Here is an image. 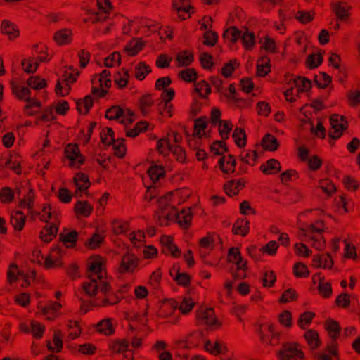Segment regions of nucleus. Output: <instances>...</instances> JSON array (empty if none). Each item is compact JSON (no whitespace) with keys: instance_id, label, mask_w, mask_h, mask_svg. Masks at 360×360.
Returning a JSON list of instances; mask_svg holds the SVG:
<instances>
[{"instance_id":"obj_47","label":"nucleus","mask_w":360,"mask_h":360,"mask_svg":"<svg viewBox=\"0 0 360 360\" xmlns=\"http://www.w3.org/2000/svg\"><path fill=\"white\" fill-rule=\"evenodd\" d=\"M129 75L127 70L122 69V72H118L114 77L115 83L119 88L122 89L127 86Z\"/></svg>"},{"instance_id":"obj_2","label":"nucleus","mask_w":360,"mask_h":360,"mask_svg":"<svg viewBox=\"0 0 360 360\" xmlns=\"http://www.w3.org/2000/svg\"><path fill=\"white\" fill-rule=\"evenodd\" d=\"M326 226L323 220H316L311 224H307L300 228V231L305 236L306 241L318 250H323L326 248V240L323 233Z\"/></svg>"},{"instance_id":"obj_37","label":"nucleus","mask_w":360,"mask_h":360,"mask_svg":"<svg viewBox=\"0 0 360 360\" xmlns=\"http://www.w3.org/2000/svg\"><path fill=\"white\" fill-rule=\"evenodd\" d=\"M151 72L150 67L145 62H139L134 68V75L139 80H143Z\"/></svg>"},{"instance_id":"obj_10","label":"nucleus","mask_w":360,"mask_h":360,"mask_svg":"<svg viewBox=\"0 0 360 360\" xmlns=\"http://www.w3.org/2000/svg\"><path fill=\"white\" fill-rule=\"evenodd\" d=\"M139 265V259L134 254H125L123 255L118 271L120 274L133 273Z\"/></svg>"},{"instance_id":"obj_24","label":"nucleus","mask_w":360,"mask_h":360,"mask_svg":"<svg viewBox=\"0 0 360 360\" xmlns=\"http://www.w3.org/2000/svg\"><path fill=\"white\" fill-rule=\"evenodd\" d=\"M112 319H104L96 325V331L105 335H111L115 333Z\"/></svg>"},{"instance_id":"obj_53","label":"nucleus","mask_w":360,"mask_h":360,"mask_svg":"<svg viewBox=\"0 0 360 360\" xmlns=\"http://www.w3.org/2000/svg\"><path fill=\"white\" fill-rule=\"evenodd\" d=\"M224 39L231 43H235L240 37V31L235 27H230L223 34Z\"/></svg>"},{"instance_id":"obj_8","label":"nucleus","mask_w":360,"mask_h":360,"mask_svg":"<svg viewBox=\"0 0 360 360\" xmlns=\"http://www.w3.org/2000/svg\"><path fill=\"white\" fill-rule=\"evenodd\" d=\"M65 157L68 159V165L73 168H79L84 163V157L80 153L76 144H68L65 148Z\"/></svg>"},{"instance_id":"obj_14","label":"nucleus","mask_w":360,"mask_h":360,"mask_svg":"<svg viewBox=\"0 0 360 360\" xmlns=\"http://www.w3.org/2000/svg\"><path fill=\"white\" fill-rule=\"evenodd\" d=\"M160 242L162 245V252L167 255H171L174 257H179L181 255V251L173 243L170 236H164L161 238Z\"/></svg>"},{"instance_id":"obj_1","label":"nucleus","mask_w":360,"mask_h":360,"mask_svg":"<svg viewBox=\"0 0 360 360\" xmlns=\"http://www.w3.org/2000/svg\"><path fill=\"white\" fill-rule=\"evenodd\" d=\"M82 289L89 296H96L94 305L108 307L117 304L121 298L112 290L107 277L102 257L91 259L88 264V279L82 284Z\"/></svg>"},{"instance_id":"obj_15","label":"nucleus","mask_w":360,"mask_h":360,"mask_svg":"<svg viewBox=\"0 0 360 360\" xmlns=\"http://www.w3.org/2000/svg\"><path fill=\"white\" fill-rule=\"evenodd\" d=\"M245 185V181L243 179L237 180H231L227 181L224 186V190L226 195L232 196L237 195Z\"/></svg>"},{"instance_id":"obj_62","label":"nucleus","mask_w":360,"mask_h":360,"mask_svg":"<svg viewBox=\"0 0 360 360\" xmlns=\"http://www.w3.org/2000/svg\"><path fill=\"white\" fill-rule=\"evenodd\" d=\"M293 272L296 277L306 278L309 275L308 267L302 262L295 264L293 266Z\"/></svg>"},{"instance_id":"obj_35","label":"nucleus","mask_w":360,"mask_h":360,"mask_svg":"<svg viewBox=\"0 0 360 360\" xmlns=\"http://www.w3.org/2000/svg\"><path fill=\"white\" fill-rule=\"evenodd\" d=\"M193 59V54L188 51H181L176 54V57L179 67L188 66Z\"/></svg>"},{"instance_id":"obj_29","label":"nucleus","mask_w":360,"mask_h":360,"mask_svg":"<svg viewBox=\"0 0 360 360\" xmlns=\"http://www.w3.org/2000/svg\"><path fill=\"white\" fill-rule=\"evenodd\" d=\"M72 31L69 29H62L56 32L54 40L58 45H64L71 42Z\"/></svg>"},{"instance_id":"obj_16","label":"nucleus","mask_w":360,"mask_h":360,"mask_svg":"<svg viewBox=\"0 0 360 360\" xmlns=\"http://www.w3.org/2000/svg\"><path fill=\"white\" fill-rule=\"evenodd\" d=\"M192 218L191 210L190 207H188L183 209L181 212L176 211L174 221H176L181 228L187 229L191 224Z\"/></svg>"},{"instance_id":"obj_33","label":"nucleus","mask_w":360,"mask_h":360,"mask_svg":"<svg viewBox=\"0 0 360 360\" xmlns=\"http://www.w3.org/2000/svg\"><path fill=\"white\" fill-rule=\"evenodd\" d=\"M269 63L270 59L268 57L260 58L257 64V75L260 77L266 76L271 70Z\"/></svg>"},{"instance_id":"obj_58","label":"nucleus","mask_w":360,"mask_h":360,"mask_svg":"<svg viewBox=\"0 0 360 360\" xmlns=\"http://www.w3.org/2000/svg\"><path fill=\"white\" fill-rule=\"evenodd\" d=\"M234 264L236 265L237 274L233 273V276L237 279L244 278L248 268L247 261L240 257V259H238Z\"/></svg>"},{"instance_id":"obj_23","label":"nucleus","mask_w":360,"mask_h":360,"mask_svg":"<svg viewBox=\"0 0 360 360\" xmlns=\"http://www.w3.org/2000/svg\"><path fill=\"white\" fill-rule=\"evenodd\" d=\"M143 46L144 42L141 39H134L127 43L124 51L129 56H134L143 49Z\"/></svg>"},{"instance_id":"obj_25","label":"nucleus","mask_w":360,"mask_h":360,"mask_svg":"<svg viewBox=\"0 0 360 360\" xmlns=\"http://www.w3.org/2000/svg\"><path fill=\"white\" fill-rule=\"evenodd\" d=\"M204 347L206 351L214 355L222 353L224 351L226 350L225 345L221 341L218 340H216L214 341H205L204 344Z\"/></svg>"},{"instance_id":"obj_3","label":"nucleus","mask_w":360,"mask_h":360,"mask_svg":"<svg viewBox=\"0 0 360 360\" xmlns=\"http://www.w3.org/2000/svg\"><path fill=\"white\" fill-rule=\"evenodd\" d=\"M176 215V209L171 203L168 197H162L158 200V208L155 212V219L157 223L161 226H168L172 222H174Z\"/></svg>"},{"instance_id":"obj_50","label":"nucleus","mask_w":360,"mask_h":360,"mask_svg":"<svg viewBox=\"0 0 360 360\" xmlns=\"http://www.w3.org/2000/svg\"><path fill=\"white\" fill-rule=\"evenodd\" d=\"M257 158L255 150H243L240 155V160L248 165H254Z\"/></svg>"},{"instance_id":"obj_63","label":"nucleus","mask_w":360,"mask_h":360,"mask_svg":"<svg viewBox=\"0 0 360 360\" xmlns=\"http://www.w3.org/2000/svg\"><path fill=\"white\" fill-rule=\"evenodd\" d=\"M195 305V302L189 297H184L179 306V309L183 314H186L191 311Z\"/></svg>"},{"instance_id":"obj_57","label":"nucleus","mask_w":360,"mask_h":360,"mask_svg":"<svg viewBox=\"0 0 360 360\" xmlns=\"http://www.w3.org/2000/svg\"><path fill=\"white\" fill-rule=\"evenodd\" d=\"M195 90L202 98H206L211 92L209 84L204 80L195 83Z\"/></svg>"},{"instance_id":"obj_26","label":"nucleus","mask_w":360,"mask_h":360,"mask_svg":"<svg viewBox=\"0 0 360 360\" xmlns=\"http://www.w3.org/2000/svg\"><path fill=\"white\" fill-rule=\"evenodd\" d=\"M58 227L54 223L47 224L40 232V238L45 243L52 240L56 236Z\"/></svg>"},{"instance_id":"obj_11","label":"nucleus","mask_w":360,"mask_h":360,"mask_svg":"<svg viewBox=\"0 0 360 360\" xmlns=\"http://www.w3.org/2000/svg\"><path fill=\"white\" fill-rule=\"evenodd\" d=\"M70 70H71L72 72L65 71V72L63 73L64 80L68 82L64 89V92L63 91V87L61 86L60 81H58L56 86V93L61 96H64L68 94L70 90V86L69 84L74 83L77 80V77L79 75V71L75 70L72 68H70Z\"/></svg>"},{"instance_id":"obj_9","label":"nucleus","mask_w":360,"mask_h":360,"mask_svg":"<svg viewBox=\"0 0 360 360\" xmlns=\"http://www.w3.org/2000/svg\"><path fill=\"white\" fill-rule=\"evenodd\" d=\"M330 122L331 129L329 136L333 139H338L342 135V131L347 128V122L345 120L343 116L334 114L330 116Z\"/></svg>"},{"instance_id":"obj_45","label":"nucleus","mask_w":360,"mask_h":360,"mask_svg":"<svg viewBox=\"0 0 360 360\" xmlns=\"http://www.w3.org/2000/svg\"><path fill=\"white\" fill-rule=\"evenodd\" d=\"M236 144L239 148H243L246 145V134L243 129L236 128L232 135Z\"/></svg>"},{"instance_id":"obj_54","label":"nucleus","mask_w":360,"mask_h":360,"mask_svg":"<svg viewBox=\"0 0 360 360\" xmlns=\"http://www.w3.org/2000/svg\"><path fill=\"white\" fill-rule=\"evenodd\" d=\"M241 39L246 50H251L255 46V34L253 32L246 30L243 34Z\"/></svg>"},{"instance_id":"obj_46","label":"nucleus","mask_w":360,"mask_h":360,"mask_svg":"<svg viewBox=\"0 0 360 360\" xmlns=\"http://www.w3.org/2000/svg\"><path fill=\"white\" fill-rule=\"evenodd\" d=\"M63 333L60 330H55L54 336L53 339V342L54 344V347L51 346L50 342H48L47 347L49 350L52 352H58L63 347Z\"/></svg>"},{"instance_id":"obj_48","label":"nucleus","mask_w":360,"mask_h":360,"mask_svg":"<svg viewBox=\"0 0 360 360\" xmlns=\"http://www.w3.org/2000/svg\"><path fill=\"white\" fill-rule=\"evenodd\" d=\"M60 240L66 245L67 248H72L75 245L77 239V232L72 231L66 234L61 233L60 235Z\"/></svg>"},{"instance_id":"obj_59","label":"nucleus","mask_w":360,"mask_h":360,"mask_svg":"<svg viewBox=\"0 0 360 360\" xmlns=\"http://www.w3.org/2000/svg\"><path fill=\"white\" fill-rule=\"evenodd\" d=\"M111 144L113 146L115 155L120 158H123L126 152V147L124 144V139H114V141H112Z\"/></svg>"},{"instance_id":"obj_61","label":"nucleus","mask_w":360,"mask_h":360,"mask_svg":"<svg viewBox=\"0 0 360 360\" xmlns=\"http://www.w3.org/2000/svg\"><path fill=\"white\" fill-rule=\"evenodd\" d=\"M315 314L311 311H306L302 314L297 321V325L302 329H304L306 326H309L314 317Z\"/></svg>"},{"instance_id":"obj_4","label":"nucleus","mask_w":360,"mask_h":360,"mask_svg":"<svg viewBox=\"0 0 360 360\" xmlns=\"http://www.w3.org/2000/svg\"><path fill=\"white\" fill-rule=\"evenodd\" d=\"M97 11H89L88 17L84 19L86 22L93 24L103 22L110 18L113 7L110 0H97Z\"/></svg>"},{"instance_id":"obj_12","label":"nucleus","mask_w":360,"mask_h":360,"mask_svg":"<svg viewBox=\"0 0 360 360\" xmlns=\"http://www.w3.org/2000/svg\"><path fill=\"white\" fill-rule=\"evenodd\" d=\"M73 180L76 187L74 195L77 198L81 197L91 185L89 176L84 173H78L75 176Z\"/></svg>"},{"instance_id":"obj_13","label":"nucleus","mask_w":360,"mask_h":360,"mask_svg":"<svg viewBox=\"0 0 360 360\" xmlns=\"http://www.w3.org/2000/svg\"><path fill=\"white\" fill-rule=\"evenodd\" d=\"M44 265L46 269H53L60 266L61 250L60 248H52L49 255L45 258Z\"/></svg>"},{"instance_id":"obj_43","label":"nucleus","mask_w":360,"mask_h":360,"mask_svg":"<svg viewBox=\"0 0 360 360\" xmlns=\"http://www.w3.org/2000/svg\"><path fill=\"white\" fill-rule=\"evenodd\" d=\"M148 176L153 183L157 182L165 175V169L162 166L153 165L148 170Z\"/></svg>"},{"instance_id":"obj_30","label":"nucleus","mask_w":360,"mask_h":360,"mask_svg":"<svg viewBox=\"0 0 360 360\" xmlns=\"http://www.w3.org/2000/svg\"><path fill=\"white\" fill-rule=\"evenodd\" d=\"M93 211V207L87 201H78L75 205L77 215L88 217Z\"/></svg>"},{"instance_id":"obj_21","label":"nucleus","mask_w":360,"mask_h":360,"mask_svg":"<svg viewBox=\"0 0 360 360\" xmlns=\"http://www.w3.org/2000/svg\"><path fill=\"white\" fill-rule=\"evenodd\" d=\"M281 169V163L276 159H270L260 166V170L264 174H276Z\"/></svg>"},{"instance_id":"obj_42","label":"nucleus","mask_w":360,"mask_h":360,"mask_svg":"<svg viewBox=\"0 0 360 360\" xmlns=\"http://www.w3.org/2000/svg\"><path fill=\"white\" fill-rule=\"evenodd\" d=\"M27 84L34 90H39L46 86V82L39 76H31L27 79Z\"/></svg>"},{"instance_id":"obj_5","label":"nucleus","mask_w":360,"mask_h":360,"mask_svg":"<svg viewBox=\"0 0 360 360\" xmlns=\"http://www.w3.org/2000/svg\"><path fill=\"white\" fill-rule=\"evenodd\" d=\"M324 327L329 337L330 342L327 345L326 350L334 356L338 355L337 339L340 335L341 328L338 321L333 319H327L324 323Z\"/></svg>"},{"instance_id":"obj_40","label":"nucleus","mask_w":360,"mask_h":360,"mask_svg":"<svg viewBox=\"0 0 360 360\" xmlns=\"http://www.w3.org/2000/svg\"><path fill=\"white\" fill-rule=\"evenodd\" d=\"M34 193L33 190L30 188L26 192L23 198L20 199L19 202V207L21 208H27L32 210L34 206Z\"/></svg>"},{"instance_id":"obj_51","label":"nucleus","mask_w":360,"mask_h":360,"mask_svg":"<svg viewBox=\"0 0 360 360\" xmlns=\"http://www.w3.org/2000/svg\"><path fill=\"white\" fill-rule=\"evenodd\" d=\"M31 333L35 339H41L45 331V326L37 321L30 322Z\"/></svg>"},{"instance_id":"obj_6","label":"nucleus","mask_w":360,"mask_h":360,"mask_svg":"<svg viewBox=\"0 0 360 360\" xmlns=\"http://www.w3.org/2000/svg\"><path fill=\"white\" fill-rule=\"evenodd\" d=\"M304 357V354L300 345L295 342L285 344L278 354L280 360H297Z\"/></svg>"},{"instance_id":"obj_60","label":"nucleus","mask_w":360,"mask_h":360,"mask_svg":"<svg viewBox=\"0 0 360 360\" xmlns=\"http://www.w3.org/2000/svg\"><path fill=\"white\" fill-rule=\"evenodd\" d=\"M179 77L186 82H191L197 79V72L193 68H186L179 73Z\"/></svg>"},{"instance_id":"obj_19","label":"nucleus","mask_w":360,"mask_h":360,"mask_svg":"<svg viewBox=\"0 0 360 360\" xmlns=\"http://www.w3.org/2000/svg\"><path fill=\"white\" fill-rule=\"evenodd\" d=\"M267 330L268 334L264 335L262 333H261L260 338L262 342L272 346L278 345L279 344L280 334L274 331V327L271 324L267 326Z\"/></svg>"},{"instance_id":"obj_44","label":"nucleus","mask_w":360,"mask_h":360,"mask_svg":"<svg viewBox=\"0 0 360 360\" xmlns=\"http://www.w3.org/2000/svg\"><path fill=\"white\" fill-rule=\"evenodd\" d=\"M22 66L24 71L27 73H34L37 70L39 63L34 57L24 59L22 61Z\"/></svg>"},{"instance_id":"obj_22","label":"nucleus","mask_w":360,"mask_h":360,"mask_svg":"<svg viewBox=\"0 0 360 360\" xmlns=\"http://www.w3.org/2000/svg\"><path fill=\"white\" fill-rule=\"evenodd\" d=\"M304 337L311 349H316L321 346V342L317 331L312 329L308 330L304 333Z\"/></svg>"},{"instance_id":"obj_52","label":"nucleus","mask_w":360,"mask_h":360,"mask_svg":"<svg viewBox=\"0 0 360 360\" xmlns=\"http://www.w3.org/2000/svg\"><path fill=\"white\" fill-rule=\"evenodd\" d=\"M21 274L18 269V266L15 264H12L9 266L7 271V279L10 284L15 283L19 277H22Z\"/></svg>"},{"instance_id":"obj_31","label":"nucleus","mask_w":360,"mask_h":360,"mask_svg":"<svg viewBox=\"0 0 360 360\" xmlns=\"http://www.w3.org/2000/svg\"><path fill=\"white\" fill-rule=\"evenodd\" d=\"M1 31L2 34H6L10 39L16 38L19 33L15 26L11 22L4 20L1 25Z\"/></svg>"},{"instance_id":"obj_64","label":"nucleus","mask_w":360,"mask_h":360,"mask_svg":"<svg viewBox=\"0 0 360 360\" xmlns=\"http://www.w3.org/2000/svg\"><path fill=\"white\" fill-rule=\"evenodd\" d=\"M318 288L319 294L323 297L328 298L331 296L333 292L331 284L330 283L326 281L325 279L320 281Z\"/></svg>"},{"instance_id":"obj_18","label":"nucleus","mask_w":360,"mask_h":360,"mask_svg":"<svg viewBox=\"0 0 360 360\" xmlns=\"http://www.w3.org/2000/svg\"><path fill=\"white\" fill-rule=\"evenodd\" d=\"M97 82L99 83L101 89L94 86L92 88L91 92L95 96L103 97L107 93V91L103 89V87L109 88L111 86V79L110 78H101V77L96 75L94 77V78H93L92 83L95 84Z\"/></svg>"},{"instance_id":"obj_56","label":"nucleus","mask_w":360,"mask_h":360,"mask_svg":"<svg viewBox=\"0 0 360 360\" xmlns=\"http://www.w3.org/2000/svg\"><path fill=\"white\" fill-rule=\"evenodd\" d=\"M316 85L319 88L324 89L331 82V77L325 72H319L314 77Z\"/></svg>"},{"instance_id":"obj_17","label":"nucleus","mask_w":360,"mask_h":360,"mask_svg":"<svg viewBox=\"0 0 360 360\" xmlns=\"http://www.w3.org/2000/svg\"><path fill=\"white\" fill-rule=\"evenodd\" d=\"M333 262L329 254H319L313 257L312 266L315 268L330 269Z\"/></svg>"},{"instance_id":"obj_55","label":"nucleus","mask_w":360,"mask_h":360,"mask_svg":"<svg viewBox=\"0 0 360 360\" xmlns=\"http://www.w3.org/2000/svg\"><path fill=\"white\" fill-rule=\"evenodd\" d=\"M14 198V192L9 187L0 189V202L5 204L11 203Z\"/></svg>"},{"instance_id":"obj_28","label":"nucleus","mask_w":360,"mask_h":360,"mask_svg":"<svg viewBox=\"0 0 360 360\" xmlns=\"http://www.w3.org/2000/svg\"><path fill=\"white\" fill-rule=\"evenodd\" d=\"M250 230V222L247 219H238L233 226L232 232L236 235L245 236Z\"/></svg>"},{"instance_id":"obj_32","label":"nucleus","mask_w":360,"mask_h":360,"mask_svg":"<svg viewBox=\"0 0 360 360\" xmlns=\"http://www.w3.org/2000/svg\"><path fill=\"white\" fill-rule=\"evenodd\" d=\"M25 219L26 217L22 212L16 211L11 214V224L15 230L21 231L25 226Z\"/></svg>"},{"instance_id":"obj_7","label":"nucleus","mask_w":360,"mask_h":360,"mask_svg":"<svg viewBox=\"0 0 360 360\" xmlns=\"http://www.w3.org/2000/svg\"><path fill=\"white\" fill-rule=\"evenodd\" d=\"M196 316L198 323L201 325H205L211 328H219L221 326V323L217 319L212 308L200 309Z\"/></svg>"},{"instance_id":"obj_39","label":"nucleus","mask_w":360,"mask_h":360,"mask_svg":"<svg viewBox=\"0 0 360 360\" xmlns=\"http://www.w3.org/2000/svg\"><path fill=\"white\" fill-rule=\"evenodd\" d=\"M207 127V119L205 117L198 118L194 122V131L193 136L200 139L205 134V129Z\"/></svg>"},{"instance_id":"obj_49","label":"nucleus","mask_w":360,"mask_h":360,"mask_svg":"<svg viewBox=\"0 0 360 360\" xmlns=\"http://www.w3.org/2000/svg\"><path fill=\"white\" fill-rule=\"evenodd\" d=\"M217 125L219 126V132L221 137L223 139H227L233 128L232 122L230 120H223Z\"/></svg>"},{"instance_id":"obj_38","label":"nucleus","mask_w":360,"mask_h":360,"mask_svg":"<svg viewBox=\"0 0 360 360\" xmlns=\"http://www.w3.org/2000/svg\"><path fill=\"white\" fill-rule=\"evenodd\" d=\"M13 94L20 100L26 101L31 95V91L27 86L12 85Z\"/></svg>"},{"instance_id":"obj_34","label":"nucleus","mask_w":360,"mask_h":360,"mask_svg":"<svg viewBox=\"0 0 360 360\" xmlns=\"http://www.w3.org/2000/svg\"><path fill=\"white\" fill-rule=\"evenodd\" d=\"M262 145L266 150L275 151L278 149L279 143L274 136L266 134L262 139Z\"/></svg>"},{"instance_id":"obj_41","label":"nucleus","mask_w":360,"mask_h":360,"mask_svg":"<svg viewBox=\"0 0 360 360\" xmlns=\"http://www.w3.org/2000/svg\"><path fill=\"white\" fill-rule=\"evenodd\" d=\"M154 104V100L150 94H146L141 97L139 101L140 110L143 114L149 112L150 108Z\"/></svg>"},{"instance_id":"obj_36","label":"nucleus","mask_w":360,"mask_h":360,"mask_svg":"<svg viewBox=\"0 0 360 360\" xmlns=\"http://www.w3.org/2000/svg\"><path fill=\"white\" fill-rule=\"evenodd\" d=\"M203 342L202 332L200 330L194 331L190 333L186 340L188 347H195Z\"/></svg>"},{"instance_id":"obj_20","label":"nucleus","mask_w":360,"mask_h":360,"mask_svg":"<svg viewBox=\"0 0 360 360\" xmlns=\"http://www.w3.org/2000/svg\"><path fill=\"white\" fill-rule=\"evenodd\" d=\"M333 11L340 20H346L349 17L350 6L345 2H336L332 4Z\"/></svg>"},{"instance_id":"obj_27","label":"nucleus","mask_w":360,"mask_h":360,"mask_svg":"<svg viewBox=\"0 0 360 360\" xmlns=\"http://www.w3.org/2000/svg\"><path fill=\"white\" fill-rule=\"evenodd\" d=\"M219 165L224 173H231L235 171L236 160L233 155L224 156L219 159Z\"/></svg>"}]
</instances>
